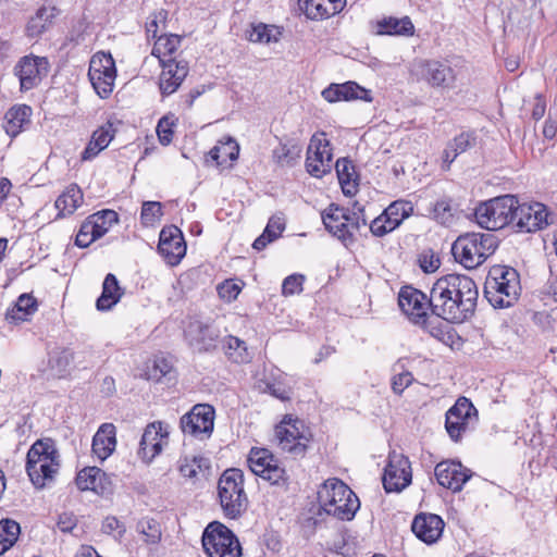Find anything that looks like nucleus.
<instances>
[{
    "label": "nucleus",
    "instance_id": "nucleus-1",
    "mask_svg": "<svg viewBox=\"0 0 557 557\" xmlns=\"http://www.w3.org/2000/svg\"><path fill=\"white\" fill-rule=\"evenodd\" d=\"M479 290L472 278L447 274L436 280L431 288V312L450 323H462L475 311Z\"/></svg>",
    "mask_w": 557,
    "mask_h": 557
},
{
    "label": "nucleus",
    "instance_id": "nucleus-2",
    "mask_svg": "<svg viewBox=\"0 0 557 557\" xmlns=\"http://www.w3.org/2000/svg\"><path fill=\"white\" fill-rule=\"evenodd\" d=\"M320 508L329 516L343 521L351 520L360 502L354 491L339 479L326 480L318 491Z\"/></svg>",
    "mask_w": 557,
    "mask_h": 557
},
{
    "label": "nucleus",
    "instance_id": "nucleus-3",
    "mask_svg": "<svg viewBox=\"0 0 557 557\" xmlns=\"http://www.w3.org/2000/svg\"><path fill=\"white\" fill-rule=\"evenodd\" d=\"M520 276L516 269L508 265H494L490 269L484 293L494 308H508L520 294Z\"/></svg>",
    "mask_w": 557,
    "mask_h": 557
},
{
    "label": "nucleus",
    "instance_id": "nucleus-4",
    "mask_svg": "<svg viewBox=\"0 0 557 557\" xmlns=\"http://www.w3.org/2000/svg\"><path fill=\"white\" fill-rule=\"evenodd\" d=\"M59 451L51 438L36 441L28 449L26 456V472L36 486H44L57 473Z\"/></svg>",
    "mask_w": 557,
    "mask_h": 557
},
{
    "label": "nucleus",
    "instance_id": "nucleus-5",
    "mask_svg": "<svg viewBox=\"0 0 557 557\" xmlns=\"http://www.w3.org/2000/svg\"><path fill=\"white\" fill-rule=\"evenodd\" d=\"M218 496L225 517L237 519L246 511L248 498L240 469L230 468L222 473L218 482Z\"/></svg>",
    "mask_w": 557,
    "mask_h": 557
},
{
    "label": "nucleus",
    "instance_id": "nucleus-6",
    "mask_svg": "<svg viewBox=\"0 0 557 557\" xmlns=\"http://www.w3.org/2000/svg\"><path fill=\"white\" fill-rule=\"evenodd\" d=\"M517 203L513 195H504L481 203L474 212L478 224L487 231H497L506 226L512 228V216Z\"/></svg>",
    "mask_w": 557,
    "mask_h": 557
},
{
    "label": "nucleus",
    "instance_id": "nucleus-7",
    "mask_svg": "<svg viewBox=\"0 0 557 557\" xmlns=\"http://www.w3.org/2000/svg\"><path fill=\"white\" fill-rule=\"evenodd\" d=\"M275 437L282 450L294 458H302L312 435L302 420L287 414L275 426Z\"/></svg>",
    "mask_w": 557,
    "mask_h": 557
},
{
    "label": "nucleus",
    "instance_id": "nucleus-8",
    "mask_svg": "<svg viewBox=\"0 0 557 557\" xmlns=\"http://www.w3.org/2000/svg\"><path fill=\"white\" fill-rule=\"evenodd\" d=\"M202 546L209 557H242L235 533L219 521L210 522L202 534Z\"/></svg>",
    "mask_w": 557,
    "mask_h": 557
},
{
    "label": "nucleus",
    "instance_id": "nucleus-9",
    "mask_svg": "<svg viewBox=\"0 0 557 557\" xmlns=\"http://www.w3.org/2000/svg\"><path fill=\"white\" fill-rule=\"evenodd\" d=\"M412 74L417 81L432 88L453 89L456 86L457 70L448 60H419L413 64Z\"/></svg>",
    "mask_w": 557,
    "mask_h": 557
},
{
    "label": "nucleus",
    "instance_id": "nucleus-10",
    "mask_svg": "<svg viewBox=\"0 0 557 557\" xmlns=\"http://www.w3.org/2000/svg\"><path fill=\"white\" fill-rule=\"evenodd\" d=\"M250 470L273 485L284 486L288 482V474L281 461L267 448H251L248 458Z\"/></svg>",
    "mask_w": 557,
    "mask_h": 557
},
{
    "label": "nucleus",
    "instance_id": "nucleus-11",
    "mask_svg": "<svg viewBox=\"0 0 557 557\" xmlns=\"http://www.w3.org/2000/svg\"><path fill=\"white\" fill-rule=\"evenodd\" d=\"M89 81L97 95L106 99L113 91L116 69L114 59L110 53L97 52L89 62Z\"/></svg>",
    "mask_w": 557,
    "mask_h": 557
},
{
    "label": "nucleus",
    "instance_id": "nucleus-12",
    "mask_svg": "<svg viewBox=\"0 0 557 557\" xmlns=\"http://www.w3.org/2000/svg\"><path fill=\"white\" fill-rule=\"evenodd\" d=\"M215 411L211 405L197 404L180 420V426L185 435L206 440L212 435Z\"/></svg>",
    "mask_w": 557,
    "mask_h": 557
},
{
    "label": "nucleus",
    "instance_id": "nucleus-13",
    "mask_svg": "<svg viewBox=\"0 0 557 557\" xmlns=\"http://www.w3.org/2000/svg\"><path fill=\"white\" fill-rule=\"evenodd\" d=\"M548 225V212L540 202L515 203L512 230L518 233H531Z\"/></svg>",
    "mask_w": 557,
    "mask_h": 557
},
{
    "label": "nucleus",
    "instance_id": "nucleus-14",
    "mask_svg": "<svg viewBox=\"0 0 557 557\" xmlns=\"http://www.w3.org/2000/svg\"><path fill=\"white\" fill-rule=\"evenodd\" d=\"M476 419L478 411L473 404L466 397H459L446 412L445 428L449 437L456 443L459 442Z\"/></svg>",
    "mask_w": 557,
    "mask_h": 557
},
{
    "label": "nucleus",
    "instance_id": "nucleus-15",
    "mask_svg": "<svg viewBox=\"0 0 557 557\" xmlns=\"http://www.w3.org/2000/svg\"><path fill=\"white\" fill-rule=\"evenodd\" d=\"M48 71L47 58L34 54L21 58L13 69L14 75L18 77L21 91H28L37 87Z\"/></svg>",
    "mask_w": 557,
    "mask_h": 557
},
{
    "label": "nucleus",
    "instance_id": "nucleus-16",
    "mask_svg": "<svg viewBox=\"0 0 557 557\" xmlns=\"http://www.w3.org/2000/svg\"><path fill=\"white\" fill-rule=\"evenodd\" d=\"M351 216L348 209L331 203L327 209L322 212V221L325 228L345 245L354 242V233L358 231V222H350Z\"/></svg>",
    "mask_w": 557,
    "mask_h": 557
},
{
    "label": "nucleus",
    "instance_id": "nucleus-17",
    "mask_svg": "<svg viewBox=\"0 0 557 557\" xmlns=\"http://www.w3.org/2000/svg\"><path fill=\"white\" fill-rule=\"evenodd\" d=\"M431 295L428 297L412 286H404L398 294L400 310L414 324L425 323L428 310H431Z\"/></svg>",
    "mask_w": 557,
    "mask_h": 557
},
{
    "label": "nucleus",
    "instance_id": "nucleus-18",
    "mask_svg": "<svg viewBox=\"0 0 557 557\" xmlns=\"http://www.w3.org/2000/svg\"><path fill=\"white\" fill-rule=\"evenodd\" d=\"M412 212L413 207L410 201L396 200L370 223V231L374 236H384L397 228Z\"/></svg>",
    "mask_w": 557,
    "mask_h": 557
},
{
    "label": "nucleus",
    "instance_id": "nucleus-19",
    "mask_svg": "<svg viewBox=\"0 0 557 557\" xmlns=\"http://www.w3.org/2000/svg\"><path fill=\"white\" fill-rule=\"evenodd\" d=\"M332 149L327 139L312 136L306 159V168L310 175L322 177L332 170Z\"/></svg>",
    "mask_w": 557,
    "mask_h": 557
},
{
    "label": "nucleus",
    "instance_id": "nucleus-20",
    "mask_svg": "<svg viewBox=\"0 0 557 557\" xmlns=\"http://www.w3.org/2000/svg\"><path fill=\"white\" fill-rule=\"evenodd\" d=\"M411 482V469L408 458L403 455H389L384 469L383 486L387 493L400 492Z\"/></svg>",
    "mask_w": 557,
    "mask_h": 557
},
{
    "label": "nucleus",
    "instance_id": "nucleus-21",
    "mask_svg": "<svg viewBox=\"0 0 557 557\" xmlns=\"http://www.w3.org/2000/svg\"><path fill=\"white\" fill-rule=\"evenodd\" d=\"M158 251L168 264L177 265L186 255L182 231L175 225L164 226L159 236Z\"/></svg>",
    "mask_w": 557,
    "mask_h": 557
},
{
    "label": "nucleus",
    "instance_id": "nucleus-22",
    "mask_svg": "<svg viewBox=\"0 0 557 557\" xmlns=\"http://www.w3.org/2000/svg\"><path fill=\"white\" fill-rule=\"evenodd\" d=\"M160 66L162 70L158 82L159 90L162 97H168L174 94L187 77L188 62L170 58L168 61H162Z\"/></svg>",
    "mask_w": 557,
    "mask_h": 557
},
{
    "label": "nucleus",
    "instance_id": "nucleus-23",
    "mask_svg": "<svg viewBox=\"0 0 557 557\" xmlns=\"http://www.w3.org/2000/svg\"><path fill=\"white\" fill-rule=\"evenodd\" d=\"M434 474L440 485L460 492L466 482L472 476L470 469L463 467L460 461L445 460L436 465Z\"/></svg>",
    "mask_w": 557,
    "mask_h": 557
},
{
    "label": "nucleus",
    "instance_id": "nucleus-24",
    "mask_svg": "<svg viewBox=\"0 0 557 557\" xmlns=\"http://www.w3.org/2000/svg\"><path fill=\"white\" fill-rule=\"evenodd\" d=\"M168 436V426H163L161 421L149 423L139 442L138 455L143 460L150 462L161 453L163 440Z\"/></svg>",
    "mask_w": 557,
    "mask_h": 557
},
{
    "label": "nucleus",
    "instance_id": "nucleus-25",
    "mask_svg": "<svg viewBox=\"0 0 557 557\" xmlns=\"http://www.w3.org/2000/svg\"><path fill=\"white\" fill-rule=\"evenodd\" d=\"M444 527L445 522L438 515L421 512L414 517L411 530L420 541L431 545L441 539Z\"/></svg>",
    "mask_w": 557,
    "mask_h": 557
},
{
    "label": "nucleus",
    "instance_id": "nucleus-26",
    "mask_svg": "<svg viewBox=\"0 0 557 557\" xmlns=\"http://www.w3.org/2000/svg\"><path fill=\"white\" fill-rule=\"evenodd\" d=\"M322 97L327 102L363 100L371 102L372 92L356 82L348 81L343 84H331L322 91Z\"/></svg>",
    "mask_w": 557,
    "mask_h": 557
},
{
    "label": "nucleus",
    "instance_id": "nucleus-27",
    "mask_svg": "<svg viewBox=\"0 0 557 557\" xmlns=\"http://www.w3.org/2000/svg\"><path fill=\"white\" fill-rule=\"evenodd\" d=\"M75 482L78 490L92 491L101 496L110 494L113 486L111 478L98 467L84 468L77 473Z\"/></svg>",
    "mask_w": 557,
    "mask_h": 557
},
{
    "label": "nucleus",
    "instance_id": "nucleus-28",
    "mask_svg": "<svg viewBox=\"0 0 557 557\" xmlns=\"http://www.w3.org/2000/svg\"><path fill=\"white\" fill-rule=\"evenodd\" d=\"M219 336L220 332L216 327L199 321L190 323L186 331L189 345L199 352L214 350Z\"/></svg>",
    "mask_w": 557,
    "mask_h": 557
},
{
    "label": "nucleus",
    "instance_id": "nucleus-29",
    "mask_svg": "<svg viewBox=\"0 0 557 557\" xmlns=\"http://www.w3.org/2000/svg\"><path fill=\"white\" fill-rule=\"evenodd\" d=\"M475 233L460 235L451 247L455 259L467 269H475L483 263L480 253H478Z\"/></svg>",
    "mask_w": 557,
    "mask_h": 557
},
{
    "label": "nucleus",
    "instance_id": "nucleus-30",
    "mask_svg": "<svg viewBox=\"0 0 557 557\" xmlns=\"http://www.w3.org/2000/svg\"><path fill=\"white\" fill-rule=\"evenodd\" d=\"M116 128L110 121L94 131L90 140L81 154L82 161H89L97 157L109 146L111 140L114 138Z\"/></svg>",
    "mask_w": 557,
    "mask_h": 557
},
{
    "label": "nucleus",
    "instance_id": "nucleus-31",
    "mask_svg": "<svg viewBox=\"0 0 557 557\" xmlns=\"http://www.w3.org/2000/svg\"><path fill=\"white\" fill-rule=\"evenodd\" d=\"M116 430L112 423L100 425L92 438L91 449L95 456L104 461L115 449Z\"/></svg>",
    "mask_w": 557,
    "mask_h": 557
},
{
    "label": "nucleus",
    "instance_id": "nucleus-32",
    "mask_svg": "<svg viewBox=\"0 0 557 557\" xmlns=\"http://www.w3.org/2000/svg\"><path fill=\"white\" fill-rule=\"evenodd\" d=\"M376 35L388 36H411L414 32V26L408 16L398 17H383L376 21L372 27Z\"/></svg>",
    "mask_w": 557,
    "mask_h": 557
},
{
    "label": "nucleus",
    "instance_id": "nucleus-33",
    "mask_svg": "<svg viewBox=\"0 0 557 557\" xmlns=\"http://www.w3.org/2000/svg\"><path fill=\"white\" fill-rule=\"evenodd\" d=\"M83 202V191L76 184H71L55 200L57 219L65 218L75 212Z\"/></svg>",
    "mask_w": 557,
    "mask_h": 557
},
{
    "label": "nucleus",
    "instance_id": "nucleus-34",
    "mask_svg": "<svg viewBox=\"0 0 557 557\" xmlns=\"http://www.w3.org/2000/svg\"><path fill=\"white\" fill-rule=\"evenodd\" d=\"M122 296L123 290L117 282L116 276L112 273H109L104 277L102 284V293L96 301V307L100 311L110 310L120 301Z\"/></svg>",
    "mask_w": 557,
    "mask_h": 557
},
{
    "label": "nucleus",
    "instance_id": "nucleus-35",
    "mask_svg": "<svg viewBox=\"0 0 557 557\" xmlns=\"http://www.w3.org/2000/svg\"><path fill=\"white\" fill-rule=\"evenodd\" d=\"M300 8L310 20H323L341 12V0H331V7L324 0H299Z\"/></svg>",
    "mask_w": 557,
    "mask_h": 557
},
{
    "label": "nucleus",
    "instance_id": "nucleus-36",
    "mask_svg": "<svg viewBox=\"0 0 557 557\" xmlns=\"http://www.w3.org/2000/svg\"><path fill=\"white\" fill-rule=\"evenodd\" d=\"M336 173L342 186V190L346 196H354L358 190V175L355 165L348 159H338L335 163Z\"/></svg>",
    "mask_w": 557,
    "mask_h": 557
},
{
    "label": "nucleus",
    "instance_id": "nucleus-37",
    "mask_svg": "<svg viewBox=\"0 0 557 557\" xmlns=\"http://www.w3.org/2000/svg\"><path fill=\"white\" fill-rule=\"evenodd\" d=\"M475 146V136L471 133H461L447 144L443 152V163L449 169L455 159Z\"/></svg>",
    "mask_w": 557,
    "mask_h": 557
},
{
    "label": "nucleus",
    "instance_id": "nucleus-38",
    "mask_svg": "<svg viewBox=\"0 0 557 557\" xmlns=\"http://www.w3.org/2000/svg\"><path fill=\"white\" fill-rule=\"evenodd\" d=\"M32 108L27 104H21L11 108L7 114V133L11 136L18 135L25 125L30 124Z\"/></svg>",
    "mask_w": 557,
    "mask_h": 557
},
{
    "label": "nucleus",
    "instance_id": "nucleus-39",
    "mask_svg": "<svg viewBox=\"0 0 557 557\" xmlns=\"http://www.w3.org/2000/svg\"><path fill=\"white\" fill-rule=\"evenodd\" d=\"M239 154V146L235 139L227 137L225 141L220 140L210 152L209 157L218 166H225L228 161H235Z\"/></svg>",
    "mask_w": 557,
    "mask_h": 557
},
{
    "label": "nucleus",
    "instance_id": "nucleus-40",
    "mask_svg": "<svg viewBox=\"0 0 557 557\" xmlns=\"http://www.w3.org/2000/svg\"><path fill=\"white\" fill-rule=\"evenodd\" d=\"M182 37L178 35H162L159 36L153 45L151 54L158 58L159 63L168 61L170 58H175L174 54L181 46Z\"/></svg>",
    "mask_w": 557,
    "mask_h": 557
},
{
    "label": "nucleus",
    "instance_id": "nucleus-41",
    "mask_svg": "<svg viewBox=\"0 0 557 557\" xmlns=\"http://www.w3.org/2000/svg\"><path fill=\"white\" fill-rule=\"evenodd\" d=\"M222 348L230 360L236 363H246L250 360L246 343L236 336L228 335L222 339Z\"/></svg>",
    "mask_w": 557,
    "mask_h": 557
},
{
    "label": "nucleus",
    "instance_id": "nucleus-42",
    "mask_svg": "<svg viewBox=\"0 0 557 557\" xmlns=\"http://www.w3.org/2000/svg\"><path fill=\"white\" fill-rule=\"evenodd\" d=\"M86 221L91 223L94 238L102 237L114 223L119 222V215L113 210H102L90 215Z\"/></svg>",
    "mask_w": 557,
    "mask_h": 557
},
{
    "label": "nucleus",
    "instance_id": "nucleus-43",
    "mask_svg": "<svg viewBox=\"0 0 557 557\" xmlns=\"http://www.w3.org/2000/svg\"><path fill=\"white\" fill-rule=\"evenodd\" d=\"M136 531L143 536L146 544L156 545L161 541L160 523L152 518H141L136 524Z\"/></svg>",
    "mask_w": 557,
    "mask_h": 557
},
{
    "label": "nucleus",
    "instance_id": "nucleus-44",
    "mask_svg": "<svg viewBox=\"0 0 557 557\" xmlns=\"http://www.w3.org/2000/svg\"><path fill=\"white\" fill-rule=\"evenodd\" d=\"M20 533L21 527L15 520H0V549L8 552L16 543Z\"/></svg>",
    "mask_w": 557,
    "mask_h": 557
},
{
    "label": "nucleus",
    "instance_id": "nucleus-45",
    "mask_svg": "<svg viewBox=\"0 0 557 557\" xmlns=\"http://www.w3.org/2000/svg\"><path fill=\"white\" fill-rule=\"evenodd\" d=\"M52 14L47 8H40L26 25V35L30 38L39 37L49 26Z\"/></svg>",
    "mask_w": 557,
    "mask_h": 557
},
{
    "label": "nucleus",
    "instance_id": "nucleus-46",
    "mask_svg": "<svg viewBox=\"0 0 557 557\" xmlns=\"http://www.w3.org/2000/svg\"><path fill=\"white\" fill-rule=\"evenodd\" d=\"M457 208L450 198L444 197L438 199L430 211L433 218L441 224L448 225L451 223Z\"/></svg>",
    "mask_w": 557,
    "mask_h": 557
},
{
    "label": "nucleus",
    "instance_id": "nucleus-47",
    "mask_svg": "<svg viewBox=\"0 0 557 557\" xmlns=\"http://www.w3.org/2000/svg\"><path fill=\"white\" fill-rule=\"evenodd\" d=\"M301 147L296 143H283L273 150L274 160L281 165H292L300 158Z\"/></svg>",
    "mask_w": 557,
    "mask_h": 557
},
{
    "label": "nucleus",
    "instance_id": "nucleus-48",
    "mask_svg": "<svg viewBox=\"0 0 557 557\" xmlns=\"http://www.w3.org/2000/svg\"><path fill=\"white\" fill-rule=\"evenodd\" d=\"M281 33L274 26H269L263 23L252 25L251 30L248 33V40L251 42L269 44L276 42Z\"/></svg>",
    "mask_w": 557,
    "mask_h": 557
},
{
    "label": "nucleus",
    "instance_id": "nucleus-49",
    "mask_svg": "<svg viewBox=\"0 0 557 557\" xmlns=\"http://www.w3.org/2000/svg\"><path fill=\"white\" fill-rule=\"evenodd\" d=\"M203 468L209 469V461L203 457H185L180 460V472L184 478L196 479Z\"/></svg>",
    "mask_w": 557,
    "mask_h": 557
},
{
    "label": "nucleus",
    "instance_id": "nucleus-50",
    "mask_svg": "<svg viewBox=\"0 0 557 557\" xmlns=\"http://www.w3.org/2000/svg\"><path fill=\"white\" fill-rule=\"evenodd\" d=\"M475 248L478 249V253H480V257L484 262L488 256L495 252L496 248L498 247V239L491 233H475Z\"/></svg>",
    "mask_w": 557,
    "mask_h": 557
},
{
    "label": "nucleus",
    "instance_id": "nucleus-51",
    "mask_svg": "<svg viewBox=\"0 0 557 557\" xmlns=\"http://www.w3.org/2000/svg\"><path fill=\"white\" fill-rule=\"evenodd\" d=\"M419 325H422L432 337L441 343L448 344V342L451 341L453 335L445 323L437 319L435 321H430L426 318L425 323H420Z\"/></svg>",
    "mask_w": 557,
    "mask_h": 557
},
{
    "label": "nucleus",
    "instance_id": "nucleus-52",
    "mask_svg": "<svg viewBox=\"0 0 557 557\" xmlns=\"http://www.w3.org/2000/svg\"><path fill=\"white\" fill-rule=\"evenodd\" d=\"M398 368L403 369V366L399 363H396L393 368V371L395 372V374L392 377L391 386H392V391L395 394L401 395L404 393V391L412 384L414 377H413L412 373L407 370H401L400 372H397Z\"/></svg>",
    "mask_w": 557,
    "mask_h": 557
},
{
    "label": "nucleus",
    "instance_id": "nucleus-53",
    "mask_svg": "<svg viewBox=\"0 0 557 557\" xmlns=\"http://www.w3.org/2000/svg\"><path fill=\"white\" fill-rule=\"evenodd\" d=\"M74 360V354L71 349L64 348L54 351L49 358V364L51 369H55L59 373L67 371L69 367Z\"/></svg>",
    "mask_w": 557,
    "mask_h": 557
},
{
    "label": "nucleus",
    "instance_id": "nucleus-54",
    "mask_svg": "<svg viewBox=\"0 0 557 557\" xmlns=\"http://www.w3.org/2000/svg\"><path fill=\"white\" fill-rule=\"evenodd\" d=\"M173 364L164 357H156L153 363L148 368L147 375L149 380L159 382L161 379L171 374Z\"/></svg>",
    "mask_w": 557,
    "mask_h": 557
},
{
    "label": "nucleus",
    "instance_id": "nucleus-55",
    "mask_svg": "<svg viewBox=\"0 0 557 557\" xmlns=\"http://www.w3.org/2000/svg\"><path fill=\"white\" fill-rule=\"evenodd\" d=\"M162 206L158 201H145L141 207L140 219L146 226L153 225L162 216Z\"/></svg>",
    "mask_w": 557,
    "mask_h": 557
},
{
    "label": "nucleus",
    "instance_id": "nucleus-56",
    "mask_svg": "<svg viewBox=\"0 0 557 557\" xmlns=\"http://www.w3.org/2000/svg\"><path fill=\"white\" fill-rule=\"evenodd\" d=\"M418 262L424 273H433L441 265L438 256L432 249L423 250L418 257Z\"/></svg>",
    "mask_w": 557,
    "mask_h": 557
},
{
    "label": "nucleus",
    "instance_id": "nucleus-57",
    "mask_svg": "<svg viewBox=\"0 0 557 557\" xmlns=\"http://www.w3.org/2000/svg\"><path fill=\"white\" fill-rule=\"evenodd\" d=\"M216 290L221 299L231 302L237 298L242 287L233 280H225L218 285Z\"/></svg>",
    "mask_w": 557,
    "mask_h": 557
},
{
    "label": "nucleus",
    "instance_id": "nucleus-58",
    "mask_svg": "<svg viewBox=\"0 0 557 557\" xmlns=\"http://www.w3.org/2000/svg\"><path fill=\"white\" fill-rule=\"evenodd\" d=\"M175 125L174 121L171 120L169 116H163L160 119L158 125H157V134L159 141L166 146L169 145L173 139V126Z\"/></svg>",
    "mask_w": 557,
    "mask_h": 557
},
{
    "label": "nucleus",
    "instance_id": "nucleus-59",
    "mask_svg": "<svg viewBox=\"0 0 557 557\" xmlns=\"http://www.w3.org/2000/svg\"><path fill=\"white\" fill-rule=\"evenodd\" d=\"M305 276L301 274H292L284 278L282 284V294L292 296L302 292Z\"/></svg>",
    "mask_w": 557,
    "mask_h": 557
},
{
    "label": "nucleus",
    "instance_id": "nucleus-60",
    "mask_svg": "<svg viewBox=\"0 0 557 557\" xmlns=\"http://www.w3.org/2000/svg\"><path fill=\"white\" fill-rule=\"evenodd\" d=\"M101 531L109 535L116 532L115 537L122 539L126 532V528L117 518L109 516L102 521Z\"/></svg>",
    "mask_w": 557,
    "mask_h": 557
},
{
    "label": "nucleus",
    "instance_id": "nucleus-61",
    "mask_svg": "<svg viewBox=\"0 0 557 557\" xmlns=\"http://www.w3.org/2000/svg\"><path fill=\"white\" fill-rule=\"evenodd\" d=\"M97 239L98 238H94V231H92L91 223L88 221H85L81 225V228L76 235L75 245L81 248H86Z\"/></svg>",
    "mask_w": 557,
    "mask_h": 557
},
{
    "label": "nucleus",
    "instance_id": "nucleus-62",
    "mask_svg": "<svg viewBox=\"0 0 557 557\" xmlns=\"http://www.w3.org/2000/svg\"><path fill=\"white\" fill-rule=\"evenodd\" d=\"M37 310L36 299L27 294L21 295L15 302V311H23L26 318Z\"/></svg>",
    "mask_w": 557,
    "mask_h": 557
},
{
    "label": "nucleus",
    "instance_id": "nucleus-63",
    "mask_svg": "<svg viewBox=\"0 0 557 557\" xmlns=\"http://www.w3.org/2000/svg\"><path fill=\"white\" fill-rule=\"evenodd\" d=\"M285 230V224L281 218H271L263 231L270 240L277 239L283 231Z\"/></svg>",
    "mask_w": 557,
    "mask_h": 557
},
{
    "label": "nucleus",
    "instance_id": "nucleus-64",
    "mask_svg": "<svg viewBox=\"0 0 557 557\" xmlns=\"http://www.w3.org/2000/svg\"><path fill=\"white\" fill-rule=\"evenodd\" d=\"M348 214L351 216L350 222H358V230L362 225H367V219L364 216V207L360 205L358 201H355L351 210L348 209Z\"/></svg>",
    "mask_w": 557,
    "mask_h": 557
}]
</instances>
